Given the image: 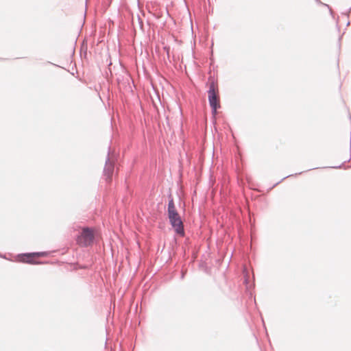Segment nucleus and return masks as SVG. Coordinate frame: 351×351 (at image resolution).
Listing matches in <instances>:
<instances>
[{
	"mask_svg": "<svg viewBox=\"0 0 351 351\" xmlns=\"http://www.w3.org/2000/svg\"><path fill=\"white\" fill-rule=\"evenodd\" d=\"M168 215L170 223L173 228H174L176 233L181 236H184V231L183 222L178 212L169 213Z\"/></svg>",
	"mask_w": 351,
	"mask_h": 351,
	"instance_id": "obj_3",
	"label": "nucleus"
},
{
	"mask_svg": "<svg viewBox=\"0 0 351 351\" xmlns=\"http://www.w3.org/2000/svg\"><path fill=\"white\" fill-rule=\"evenodd\" d=\"M94 239L93 230L89 228H84L77 238V243L82 247L90 245Z\"/></svg>",
	"mask_w": 351,
	"mask_h": 351,
	"instance_id": "obj_2",
	"label": "nucleus"
},
{
	"mask_svg": "<svg viewBox=\"0 0 351 351\" xmlns=\"http://www.w3.org/2000/svg\"><path fill=\"white\" fill-rule=\"evenodd\" d=\"M41 255L40 253H32L23 254L21 256V261L30 264H37L38 262L35 261L36 257H38Z\"/></svg>",
	"mask_w": 351,
	"mask_h": 351,
	"instance_id": "obj_4",
	"label": "nucleus"
},
{
	"mask_svg": "<svg viewBox=\"0 0 351 351\" xmlns=\"http://www.w3.org/2000/svg\"><path fill=\"white\" fill-rule=\"evenodd\" d=\"M208 86V97L209 104L213 109V114H216L217 110L221 107L218 84L214 79L209 78Z\"/></svg>",
	"mask_w": 351,
	"mask_h": 351,
	"instance_id": "obj_1",
	"label": "nucleus"
},
{
	"mask_svg": "<svg viewBox=\"0 0 351 351\" xmlns=\"http://www.w3.org/2000/svg\"><path fill=\"white\" fill-rule=\"evenodd\" d=\"M114 171V166L111 162L106 163L105 167V173L109 180L111 179Z\"/></svg>",
	"mask_w": 351,
	"mask_h": 351,
	"instance_id": "obj_5",
	"label": "nucleus"
},
{
	"mask_svg": "<svg viewBox=\"0 0 351 351\" xmlns=\"http://www.w3.org/2000/svg\"><path fill=\"white\" fill-rule=\"evenodd\" d=\"M175 212H177V210L176 209V206H175L173 200L171 199L169 202V204H168V214L171 213H175Z\"/></svg>",
	"mask_w": 351,
	"mask_h": 351,
	"instance_id": "obj_6",
	"label": "nucleus"
}]
</instances>
